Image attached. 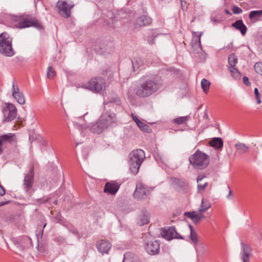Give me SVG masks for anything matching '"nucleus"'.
<instances>
[{
	"label": "nucleus",
	"mask_w": 262,
	"mask_h": 262,
	"mask_svg": "<svg viewBox=\"0 0 262 262\" xmlns=\"http://www.w3.org/2000/svg\"><path fill=\"white\" fill-rule=\"evenodd\" d=\"M163 84L162 78L157 75L143 77V80L136 90L138 96L145 98L157 92Z\"/></svg>",
	"instance_id": "f257e3e1"
},
{
	"label": "nucleus",
	"mask_w": 262,
	"mask_h": 262,
	"mask_svg": "<svg viewBox=\"0 0 262 262\" xmlns=\"http://www.w3.org/2000/svg\"><path fill=\"white\" fill-rule=\"evenodd\" d=\"M5 17L8 20L13 24L14 27L18 29H24L30 27H34L38 29L42 28L41 23L33 17L23 15L20 16H12L8 14H1V17Z\"/></svg>",
	"instance_id": "f03ea898"
},
{
	"label": "nucleus",
	"mask_w": 262,
	"mask_h": 262,
	"mask_svg": "<svg viewBox=\"0 0 262 262\" xmlns=\"http://www.w3.org/2000/svg\"><path fill=\"white\" fill-rule=\"evenodd\" d=\"M116 121V115L114 113L106 112L103 113L98 121L91 127V130L97 134H99L102 130L112 125Z\"/></svg>",
	"instance_id": "7ed1b4c3"
},
{
	"label": "nucleus",
	"mask_w": 262,
	"mask_h": 262,
	"mask_svg": "<svg viewBox=\"0 0 262 262\" xmlns=\"http://www.w3.org/2000/svg\"><path fill=\"white\" fill-rule=\"evenodd\" d=\"M105 82L101 77L92 78L88 82L79 84L77 88L89 90L94 93L101 94L105 90Z\"/></svg>",
	"instance_id": "20e7f679"
},
{
	"label": "nucleus",
	"mask_w": 262,
	"mask_h": 262,
	"mask_svg": "<svg viewBox=\"0 0 262 262\" xmlns=\"http://www.w3.org/2000/svg\"><path fill=\"white\" fill-rule=\"evenodd\" d=\"M145 158V152L141 149L134 150L129 154V169L134 174H136L138 172Z\"/></svg>",
	"instance_id": "39448f33"
},
{
	"label": "nucleus",
	"mask_w": 262,
	"mask_h": 262,
	"mask_svg": "<svg viewBox=\"0 0 262 262\" xmlns=\"http://www.w3.org/2000/svg\"><path fill=\"white\" fill-rule=\"evenodd\" d=\"M190 163L196 169H203L209 163V157L203 152L198 150L189 157Z\"/></svg>",
	"instance_id": "423d86ee"
},
{
	"label": "nucleus",
	"mask_w": 262,
	"mask_h": 262,
	"mask_svg": "<svg viewBox=\"0 0 262 262\" xmlns=\"http://www.w3.org/2000/svg\"><path fill=\"white\" fill-rule=\"evenodd\" d=\"M0 52L7 56H12L14 54L12 47V39L6 33L0 34Z\"/></svg>",
	"instance_id": "0eeeda50"
},
{
	"label": "nucleus",
	"mask_w": 262,
	"mask_h": 262,
	"mask_svg": "<svg viewBox=\"0 0 262 262\" xmlns=\"http://www.w3.org/2000/svg\"><path fill=\"white\" fill-rule=\"evenodd\" d=\"M34 181V167L32 166L30 170L25 174L23 183L24 189L26 194L31 196L34 192L33 185Z\"/></svg>",
	"instance_id": "6e6552de"
},
{
	"label": "nucleus",
	"mask_w": 262,
	"mask_h": 262,
	"mask_svg": "<svg viewBox=\"0 0 262 262\" xmlns=\"http://www.w3.org/2000/svg\"><path fill=\"white\" fill-rule=\"evenodd\" d=\"M74 6V4H68L67 2L62 0L58 1L56 4L59 14L64 18L71 16V9Z\"/></svg>",
	"instance_id": "1a4fd4ad"
},
{
	"label": "nucleus",
	"mask_w": 262,
	"mask_h": 262,
	"mask_svg": "<svg viewBox=\"0 0 262 262\" xmlns=\"http://www.w3.org/2000/svg\"><path fill=\"white\" fill-rule=\"evenodd\" d=\"M4 120L5 122H10L16 117L17 109L13 104L6 103L3 107Z\"/></svg>",
	"instance_id": "9d476101"
},
{
	"label": "nucleus",
	"mask_w": 262,
	"mask_h": 262,
	"mask_svg": "<svg viewBox=\"0 0 262 262\" xmlns=\"http://www.w3.org/2000/svg\"><path fill=\"white\" fill-rule=\"evenodd\" d=\"M144 248L147 253L151 255L158 254L160 249V244L158 241L149 236L144 245Z\"/></svg>",
	"instance_id": "9b49d317"
},
{
	"label": "nucleus",
	"mask_w": 262,
	"mask_h": 262,
	"mask_svg": "<svg viewBox=\"0 0 262 262\" xmlns=\"http://www.w3.org/2000/svg\"><path fill=\"white\" fill-rule=\"evenodd\" d=\"M151 189L147 187L143 184L138 183L136 185V188L134 193L135 198L138 200L146 199L149 195Z\"/></svg>",
	"instance_id": "f8f14e48"
},
{
	"label": "nucleus",
	"mask_w": 262,
	"mask_h": 262,
	"mask_svg": "<svg viewBox=\"0 0 262 262\" xmlns=\"http://www.w3.org/2000/svg\"><path fill=\"white\" fill-rule=\"evenodd\" d=\"M161 234L163 237L167 240H171L173 238L184 239L176 231L175 227H170L162 230Z\"/></svg>",
	"instance_id": "ddd939ff"
},
{
	"label": "nucleus",
	"mask_w": 262,
	"mask_h": 262,
	"mask_svg": "<svg viewBox=\"0 0 262 262\" xmlns=\"http://www.w3.org/2000/svg\"><path fill=\"white\" fill-rule=\"evenodd\" d=\"M252 249L247 244L241 243V252L240 254L243 262H249L250 257L252 255Z\"/></svg>",
	"instance_id": "4468645a"
},
{
	"label": "nucleus",
	"mask_w": 262,
	"mask_h": 262,
	"mask_svg": "<svg viewBox=\"0 0 262 262\" xmlns=\"http://www.w3.org/2000/svg\"><path fill=\"white\" fill-rule=\"evenodd\" d=\"M114 45L113 42H107L99 41L96 45L95 50L97 52L100 53H110L113 50Z\"/></svg>",
	"instance_id": "2eb2a0df"
},
{
	"label": "nucleus",
	"mask_w": 262,
	"mask_h": 262,
	"mask_svg": "<svg viewBox=\"0 0 262 262\" xmlns=\"http://www.w3.org/2000/svg\"><path fill=\"white\" fill-rule=\"evenodd\" d=\"M12 96L16 101L20 104L23 105L25 103L26 100L23 93L19 91V89L14 82L12 84Z\"/></svg>",
	"instance_id": "dca6fc26"
},
{
	"label": "nucleus",
	"mask_w": 262,
	"mask_h": 262,
	"mask_svg": "<svg viewBox=\"0 0 262 262\" xmlns=\"http://www.w3.org/2000/svg\"><path fill=\"white\" fill-rule=\"evenodd\" d=\"M120 187L119 183L115 181H111L106 183L104 188V192L106 193L115 195L118 191Z\"/></svg>",
	"instance_id": "f3484780"
},
{
	"label": "nucleus",
	"mask_w": 262,
	"mask_h": 262,
	"mask_svg": "<svg viewBox=\"0 0 262 262\" xmlns=\"http://www.w3.org/2000/svg\"><path fill=\"white\" fill-rule=\"evenodd\" d=\"M152 19L147 15H141L137 18L134 23V26L135 28H139L142 27L149 25L152 23Z\"/></svg>",
	"instance_id": "a211bd4d"
},
{
	"label": "nucleus",
	"mask_w": 262,
	"mask_h": 262,
	"mask_svg": "<svg viewBox=\"0 0 262 262\" xmlns=\"http://www.w3.org/2000/svg\"><path fill=\"white\" fill-rule=\"evenodd\" d=\"M17 142V138L14 134L8 133L0 136V146L6 143H13ZM2 148L0 147V153Z\"/></svg>",
	"instance_id": "6ab92c4d"
},
{
	"label": "nucleus",
	"mask_w": 262,
	"mask_h": 262,
	"mask_svg": "<svg viewBox=\"0 0 262 262\" xmlns=\"http://www.w3.org/2000/svg\"><path fill=\"white\" fill-rule=\"evenodd\" d=\"M111 246V244L109 242L103 240L98 242L97 244L98 250L103 254L107 253Z\"/></svg>",
	"instance_id": "aec40b11"
},
{
	"label": "nucleus",
	"mask_w": 262,
	"mask_h": 262,
	"mask_svg": "<svg viewBox=\"0 0 262 262\" xmlns=\"http://www.w3.org/2000/svg\"><path fill=\"white\" fill-rule=\"evenodd\" d=\"M262 18V10L251 11L249 14V18L251 22L255 23L261 20Z\"/></svg>",
	"instance_id": "412c9836"
},
{
	"label": "nucleus",
	"mask_w": 262,
	"mask_h": 262,
	"mask_svg": "<svg viewBox=\"0 0 262 262\" xmlns=\"http://www.w3.org/2000/svg\"><path fill=\"white\" fill-rule=\"evenodd\" d=\"M232 26L237 30L240 31L243 35H245L247 28L242 19L236 20L235 23L232 24Z\"/></svg>",
	"instance_id": "4be33fe9"
},
{
	"label": "nucleus",
	"mask_w": 262,
	"mask_h": 262,
	"mask_svg": "<svg viewBox=\"0 0 262 262\" xmlns=\"http://www.w3.org/2000/svg\"><path fill=\"white\" fill-rule=\"evenodd\" d=\"M132 64L134 70L135 71L140 69L144 68V61L141 57L135 58L132 60Z\"/></svg>",
	"instance_id": "5701e85b"
},
{
	"label": "nucleus",
	"mask_w": 262,
	"mask_h": 262,
	"mask_svg": "<svg viewBox=\"0 0 262 262\" xmlns=\"http://www.w3.org/2000/svg\"><path fill=\"white\" fill-rule=\"evenodd\" d=\"M209 145L216 149H221L223 146V141L221 138H214L210 141Z\"/></svg>",
	"instance_id": "b1692460"
},
{
	"label": "nucleus",
	"mask_w": 262,
	"mask_h": 262,
	"mask_svg": "<svg viewBox=\"0 0 262 262\" xmlns=\"http://www.w3.org/2000/svg\"><path fill=\"white\" fill-rule=\"evenodd\" d=\"M206 178V176L204 175H200L198 176L197 178V182L198 184V191H202L204 190L206 187L208 185V182H205L203 183H201V181Z\"/></svg>",
	"instance_id": "393cba45"
},
{
	"label": "nucleus",
	"mask_w": 262,
	"mask_h": 262,
	"mask_svg": "<svg viewBox=\"0 0 262 262\" xmlns=\"http://www.w3.org/2000/svg\"><path fill=\"white\" fill-rule=\"evenodd\" d=\"M184 214L190 218L195 224H199L201 221L200 219L198 218V214H196V211L186 212Z\"/></svg>",
	"instance_id": "a878e982"
},
{
	"label": "nucleus",
	"mask_w": 262,
	"mask_h": 262,
	"mask_svg": "<svg viewBox=\"0 0 262 262\" xmlns=\"http://www.w3.org/2000/svg\"><path fill=\"white\" fill-rule=\"evenodd\" d=\"M189 119V116H188L179 117L174 119L172 120V123L177 125H184L186 124Z\"/></svg>",
	"instance_id": "bb28decb"
},
{
	"label": "nucleus",
	"mask_w": 262,
	"mask_h": 262,
	"mask_svg": "<svg viewBox=\"0 0 262 262\" xmlns=\"http://www.w3.org/2000/svg\"><path fill=\"white\" fill-rule=\"evenodd\" d=\"M235 147L240 154L246 153L249 150V147L245 144L241 142L235 144Z\"/></svg>",
	"instance_id": "cd10ccee"
},
{
	"label": "nucleus",
	"mask_w": 262,
	"mask_h": 262,
	"mask_svg": "<svg viewBox=\"0 0 262 262\" xmlns=\"http://www.w3.org/2000/svg\"><path fill=\"white\" fill-rule=\"evenodd\" d=\"M149 222V219L148 214L147 213H143L140 216L138 224L140 226H143L148 224Z\"/></svg>",
	"instance_id": "c85d7f7f"
},
{
	"label": "nucleus",
	"mask_w": 262,
	"mask_h": 262,
	"mask_svg": "<svg viewBox=\"0 0 262 262\" xmlns=\"http://www.w3.org/2000/svg\"><path fill=\"white\" fill-rule=\"evenodd\" d=\"M64 226L66 227L71 233L76 236L78 238L80 237V236L76 228L74 227L73 225L67 222Z\"/></svg>",
	"instance_id": "c756f323"
},
{
	"label": "nucleus",
	"mask_w": 262,
	"mask_h": 262,
	"mask_svg": "<svg viewBox=\"0 0 262 262\" xmlns=\"http://www.w3.org/2000/svg\"><path fill=\"white\" fill-rule=\"evenodd\" d=\"M189 228L190 230V234L189 237L191 243L194 244H196L198 242L197 234L192 226L189 225Z\"/></svg>",
	"instance_id": "7c9ffc66"
},
{
	"label": "nucleus",
	"mask_w": 262,
	"mask_h": 262,
	"mask_svg": "<svg viewBox=\"0 0 262 262\" xmlns=\"http://www.w3.org/2000/svg\"><path fill=\"white\" fill-rule=\"evenodd\" d=\"M228 69L230 71L232 77L234 79H240L241 78V74L238 70L235 68L233 67H229Z\"/></svg>",
	"instance_id": "2f4dec72"
},
{
	"label": "nucleus",
	"mask_w": 262,
	"mask_h": 262,
	"mask_svg": "<svg viewBox=\"0 0 262 262\" xmlns=\"http://www.w3.org/2000/svg\"><path fill=\"white\" fill-rule=\"evenodd\" d=\"M237 62V58L234 54H231L228 57L229 67H235Z\"/></svg>",
	"instance_id": "473e14b6"
},
{
	"label": "nucleus",
	"mask_w": 262,
	"mask_h": 262,
	"mask_svg": "<svg viewBox=\"0 0 262 262\" xmlns=\"http://www.w3.org/2000/svg\"><path fill=\"white\" fill-rule=\"evenodd\" d=\"M155 160L159 163L163 164H166L167 162V158L163 155L157 154L155 155Z\"/></svg>",
	"instance_id": "72a5a7b5"
},
{
	"label": "nucleus",
	"mask_w": 262,
	"mask_h": 262,
	"mask_svg": "<svg viewBox=\"0 0 262 262\" xmlns=\"http://www.w3.org/2000/svg\"><path fill=\"white\" fill-rule=\"evenodd\" d=\"M211 83L206 79H203L201 81V86L205 93H207L210 88Z\"/></svg>",
	"instance_id": "f704fd0d"
},
{
	"label": "nucleus",
	"mask_w": 262,
	"mask_h": 262,
	"mask_svg": "<svg viewBox=\"0 0 262 262\" xmlns=\"http://www.w3.org/2000/svg\"><path fill=\"white\" fill-rule=\"evenodd\" d=\"M135 256L133 253L126 252L124 254V259L122 262H133Z\"/></svg>",
	"instance_id": "c9c22d12"
},
{
	"label": "nucleus",
	"mask_w": 262,
	"mask_h": 262,
	"mask_svg": "<svg viewBox=\"0 0 262 262\" xmlns=\"http://www.w3.org/2000/svg\"><path fill=\"white\" fill-rule=\"evenodd\" d=\"M211 207V204L207 200L203 199L202 200V203L201 208L200 209L202 211H205L208 210Z\"/></svg>",
	"instance_id": "e433bc0d"
},
{
	"label": "nucleus",
	"mask_w": 262,
	"mask_h": 262,
	"mask_svg": "<svg viewBox=\"0 0 262 262\" xmlns=\"http://www.w3.org/2000/svg\"><path fill=\"white\" fill-rule=\"evenodd\" d=\"M137 125L142 130L145 132L149 133L151 131L150 128L141 121H139Z\"/></svg>",
	"instance_id": "4c0bfd02"
},
{
	"label": "nucleus",
	"mask_w": 262,
	"mask_h": 262,
	"mask_svg": "<svg viewBox=\"0 0 262 262\" xmlns=\"http://www.w3.org/2000/svg\"><path fill=\"white\" fill-rule=\"evenodd\" d=\"M56 75V72L51 66L47 69V76L49 79H53Z\"/></svg>",
	"instance_id": "58836bf2"
},
{
	"label": "nucleus",
	"mask_w": 262,
	"mask_h": 262,
	"mask_svg": "<svg viewBox=\"0 0 262 262\" xmlns=\"http://www.w3.org/2000/svg\"><path fill=\"white\" fill-rule=\"evenodd\" d=\"M254 70L255 72L259 74V75H262V62H256L254 65Z\"/></svg>",
	"instance_id": "ea45409f"
},
{
	"label": "nucleus",
	"mask_w": 262,
	"mask_h": 262,
	"mask_svg": "<svg viewBox=\"0 0 262 262\" xmlns=\"http://www.w3.org/2000/svg\"><path fill=\"white\" fill-rule=\"evenodd\" d=\"M55 219L56 220V222L59 223L62 226H64L66 224L67 222L64 220V219L61 216V215L58 213L55 216Z\"/></svg>",
	"instance_id": "a19ab883"
},
{
	"label": "nucleus",
	"mask_w": 262,
	"mask_h": 262,
	"mask_svg": "<svg viewBox=\"0 0 262 262\" xmlns=\"http://www.w3.org/2000/svg\"><path fill=\"white\" fill-rule=\"evenodd\" d=\"M50 200L49 198L43 197L41 199H38L35 200V204H40L42 203H46L48 202Z\"/></svg>",
	"instance_id": "79ce46f5"
},
{
	"label": "nucleus",
	"mask_w": 262,
	"mask_h": 262,
	"mask_svg": "<svg viewBox=\"0 0 262 262\" xmlns=\"http://www.w3.org/2000/svg\"><path fill=\"white\" fill-rule=\"evenodd\" d=\"M254 95L257 101V104H260L261 101L260 98V94L259 93L258 90L257 88L254 89Z\"/></svg>",
	"instance_id": "37998d69"
},
{
	"label": "nucleus",
	"mask_w": 262,
	"mask_h": 262,
	"mask_svg": "<svg viewBox=\"0 0 262 262\" xmlns=\"http://www.w3.org/2000/svg\"><path fill=\"white\" fill-rule=\"evenodd\" d=\"M232 10L233 13L235 14H241L243 12V10L236 6H233Z\"/></svg>",
	"instance_id": "c03bdc74"
},
{
	"label": "nucleus",
	"mask_w": 262,
	"mask_h": 262,
	"mask_svg": "<svg viewBox=\"0 0 262 262\" xmlns=\"http://www.w3.org/2000/svg\"><path fill=\"white\" fill-rule=\"evenodd\" d=\"M205 211H201L200 209L198 211H196V214H198V216H199L198 218L200 219L201 221L205 218V216L203 215V213Z\"/></svg>",
	"instance_id": "a18cd8bd"
},
{
	"label": "nucleus",
	"mask_w": 262,
	"mask_h": 262,
	"mask_svg": "<svg viewBox=\"0 0 262 262\" xmlns=\"http://www.w3.org/2000/svg\"><path fill=\"white\" fill-rule=\"evenodd\" d=\"M147 41H148V42L150 45L154 44L155 42V37L152 36H149L148 38Z\"/></svg>",
	"instance_id": "49530a36"
},
{
	"label": "nucleus",
	"mask_w": 262,
	"mask_h": 262,
	"mask_svg": "<svg viewBox=\"0 0 262 262\" xmlns=\"http://www.w3.org/2000/svg\"><path fill=\"white\" fill-rule=\"evenodd\" d=\"M243 82L247 86H249L250 85V82L249 81V78L246 76H244L243 77Z\"/></svg>",
	"instance_id": "de8ad7c7"
},
{
	"label": "nucleus",
	"mask_w": 262,
	"mask_h": 262,
	"mask_svg": "<svg viewBox=\"0 0 262 262\" xmlns=\"http://www.w3.org/2000/svg\"><path fill=\"white\" fill-rule=\"evenodd\" d=\"M131 116L133 118V120L137 124H138L139 121H140V120L138 118V117L133 113L131 114Z\"/></svg>",
	"instance_id": "09e8293b"
},
{
	"label": "nucleus",
	"mask_w": 262,
	"mask_h": 262,
	"mask_svg": "<svg viewBox=\"0 0 262 262\" xmlns=\"http://www.w3.org/2000/svg\"><path fill=\"white\" fill-rule=\"evenodd\" d=\"M5 194V189L0 185V196H3Z\"/></svg>",
	"instance_id": "8fccbe9b"
},
{
	"label": "nucleus",
	"mask_w": 262,
	"mask_h": 262,
	"mask_svg": "<svg viewBox=\"0 0 262 262\" xmlns=\"http://www.w3.org/2000/svg\"><path fill=\"white\" fill-rule=\"evenodd\" d=\"M202 35V34L200 33L199 34V40H198V43H199V45L200 47V48L202 49V46H201V36Z\"/></svg>",
	"instance_id": "3c124183"
},
{
	"label": "nucleus",
	"mask_w": 262,
	"mask_h": 262,
	"mask_svg": "<svg viewBox=\"0 0 262 262\" xmlns=\"http://www.w3.org/2000/svg\"><path fill=\"white\" fill-rule=\"evenodd\" d=\"M9 203V201L7 202H0V206H3L4 205L7 204Z\"/></svg>",
	"instance_id": "603ef678"
},
{
	"label": "nucleus",
	"mask_w": 262,
	"mask_h": 262,
	"mask_svg": "<svg viewBox=\"0 0 262 262\" xmlns=\"http://www.w3.org/2000/svg\"><path fill=\"white\" fill-rule=\"evenodd\" d=\"M225 12L226 14L231 15V13L230 12V11L228 9L225 10Z\"/></svg>",
	"instance_id": "864d4df0"
},
{
	"label": "nucleus",
	"mask_w": 262,
	"mask_h": 262,
	"mask_svg": "<svg viewBox=\"0 0 262 262\" xmlns=\"http://www.w3.org/2000/svg\"><path fill=\"white\" fill-rule=\"evenodd\" d=\"M57 200H55L54 202V203L55 204H57Z\"/></svg>",
	"instance_id": "5fc2aeb1"
},
{
	"label": "nucleus",
	"mask_w": 262,
	"mask_h": 262,
	"mask_svg": "<svg viewBox=\"0 0 262 262\" xmlns=\"http://www.w3.org/2000/svg\"><path fill=\"white\" fill-rule=\"evenodd\" d=\"M231 193H232L231 190H230L229 193V195H230L231 194Z\"/></svg>",
	"instance_id": "6e6d98bb"
},
{
	"label": "nucleus",
	"mask_w": 262,
	"mask_h": 262,
	"mask_svg": "<svg viewBox=\"0 0 262 262\" xmlns=\"http://www.w3.org/2000/svg\"><path fill=\"white\" fill-rule=\"evenodd\" d=\"M46 226V224H45V225L43 226V228H45Z\"/></svg>",
	"instance_id": "4d7b16f0"
}]
</instances>
